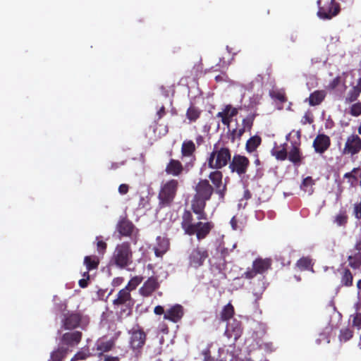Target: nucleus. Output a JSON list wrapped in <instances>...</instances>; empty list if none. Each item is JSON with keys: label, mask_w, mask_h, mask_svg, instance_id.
Returning a JSON list of instances; mask_svg holds the SVG:
<instances>
[{"label": "nucleus", "mask_w": 361, "mask_h": 361, "mask_svg": "<svg viewBox=\"0 0 361 361\" xmlns=\"http://www.w3.org/2000/svg\"><path fill=\"white\" fill-rule=\"evenodd\" d=\"M243 334V327L241 322L236 319L227 323L225 335L228 338L233 339V343L241 336Z\"/></svg>", "instance_id": "19"}, {"label": "nucleus", "mask_w": 361, "mask_h": 361, "mask_svg": "<svg viewBox=\"0 0 361 361\" xmlns=\"http://www.w3.org/2000/svg\"><path fill=\"white\" fill-rule=\"evenodd\" d=\"M192 167V162H187L183 165L179 160L171 159L166 166L165 172L167 175L178 177L184 172L188 173Z\"/></svg>", "instance_id": "14"}, {"label": "nucleus", "mask_w": 361, "mask_h": 361, "mask_svg": "<svg viewBox=\"0 0 361 361\" xmlns=\"http://www.w3.org/2000/svg\"><path fill=\"white\" fill-rule=\"evenodd\" d=\"M348 265L354 270H361V252L350 250L348 256Z\"/></svg>", "instance_id": "27"}, {"label": "nucleus", "mask_w": 361, "mask_h": 361, "mask_svg": "<svg viewBox=\"0 0 361 361\" xmlns=\"http://www.w3.org/2000/svg\"><path fill=\"white\" fill-rule=\"evenodd\" d=\"M135 302L131 292L128 288H123L118 292L115 299L112 301V305L115 310H119V314L121 316H129L132 313Z\"/></svg>", "instance_id": "6"}, {"label": "nucleus", "mask_w": 361, "mask_h": 361, "mask_svg": "<svg viewBox=\"0 0 361 361\" xmlns=\"http://www.w3.org/2000/svg\"><path fill=\"white\" fill-rule=\"evenodd\" d=\"M349 114L355 117L361 115V102H356L352 104L350 107Z\"/></svg>", "instance_id": "46"}, {"label": "nucleus", "mask_w": 361, "mask_h": 361, "mask_svg": "<svg viewBox=\"0 0 361 361\" xmlns=\"http://www.w3.org/2000/svg\"><path fill=\"white\" fill-rule=\"evenodd\" d=\"M204 355V361H214V359L210 355V350L209 349H206L202 352Z\"/></svg>", "instance_id": "60"}, {"label": "nucleus", "mask_w": 361, "mask_h": 361, "mask_svg": "<svg viewBox=\"0 0 361 361\" xmlns=\"http://www.w3.org/2000/svg\"><path fill=\"white\" fill-rule=\"evenodd\" d=\"M158 247L154 248V254L157 257H162L169 249V243L167 240L164 238H161L159 237L157 238Z\"/></svg>", "instance_id": "35"}, {"label": "nucleus", "mask_w": 361, "mask_h": 361, "mask_svg": "<svg viewBox=\"0 0 361 361\" xmlns=\"http://www.w3.org/2000/svg\"><path fill=\"white\" fill-rule=\"evenodd\" d=\"M82 333L80 331H71L64 333L61 338L60 341L63 346L68 348L76 347L82 341Z\"/></svg>", "instance_id": "16"}, {"label": "nucleus", "mask_w": 361, "mask_h": 361, "mask_svg": "<svg viewBox=\"0 0 361 361\" xmlns=\"http://www.w3.org/2000/svg\"><path fill=\"white\" fill-rule=\"evenodd\" d=\"M271 155L275 157L277 160L284 161L288 157L286 144L284 143L279 147H275L271 149Z\"/></svg>", "instance_id": "31"}, {"label": "nucleus", "mask_w": 361, "mask_h": 361, "mask_svg": "<svg viewBox=\"0 0 361 361\" xmlns=\"http://www.w3.org/2000/svg\"><path fill=\"white\" fill-rule=\"evenodd\" d=\"M300 137L301 133L300 131L296 132V138L290 142L291 147L288 152V159L295 166H299L301 164L304 157L300 149Z\"/></svg>", "instance_id": "13"}, {"label": "nucleus", "mask_w": 361, "mask_h": 361, "mask_svg": "<svg viewBox=\"0 0 361 361\" xmlns=\"http://www.w3.org/2000/svg\"><path fill=\"white\" fill-rule=\"evenodd\" d=\"M339 12V4L335 0H331L327 5L319 8L317 15L321 19L329 20L338 15Z\"/></svg>", "instance_id": "17"}, {"label": "nucleus", "mask_w": 361, "mask_h": 361, "mask_svg": "<svg viewBox=\"0 0 361 361\" xmlns=\"http://www.w3.org/2000/svg\"><path fill=\"white\" fill-rule=\"evenodd\" d=\"M207 200L198 195H194L191 209L192 212L197 215V219L199 221L194 223L192 213L188 210H185L182 215L181 228L185 234L188 235H195L198 241L206 238L214 228V224L211 221L202 222L201 220H207V214L204 211Z\"/></svg>", "instance_id": "1"}, {"label": "nucleus", "mask_w": 361, "mask_h": 361, "mask_svg": "<svg viewBox=\"0 0 361 361\" xmlns=\"http://www.w3.org/2000/svg\"><path fill=\"white\" fill-rule=\"evenodd\" d=\"M143 277L141 276H135L133 277L124 288H128L130 292L135 290L137 286L142 283Z\"/></svg>", "instance_id": "42"}, {"label": "nucleus", "mask_w": 361, "mask_h": 361, "mask_svg": "<svg viewBox=\"0 0 361 361\" xmlns=\"http://www.w3.org/2000/svg\"><path fill=\"white\" fill-rule=\"evenodd\" d=\"M196 151V147L192 140H185L182 143L181 146V155L183 157L190 158L188 162H192L193 164L196 160L195 152Z\"/></svg>", "instance_id": "24"}, {"label": "nucleus", "mask_w": 361, "mask_h": 361, "mask_svg": "<svg viewBox=\"0 0 361 361\" xmlns=\"http://www.w3.org/2000/svg\"><path fill=\"white\" fill-rule=\"evenodd\" d=\"M312 122L313 119L307 114H305L302 119V124H306L307 123H312Z\"/></svg>", "instance_id": "63"}, {"label": "nucleus", "mask_w": 361, "mask_h": 361, "mask_svg": "<svg viewBox=\"0 0 361 361\" xmlns=\"http://www.w3.org/2000/svg\"><path fill=\"white\" fill-rule=\"evenodd\" d=\"M360 171V168H353L351 171L347 172L343 175L344 178L348 179V183L350 187H355L357 181L356 173Z\"/></svg>", "instance_id": "37"}, {"label": "nucleus", "mask_w": 361, "mask_h": 361, "mask_svg": "<svg viewBox=\"0 0 361 361\" xmlns=\"http://www.w3.org/2000/svg\"><path fill=\"white\" fill-rule=\"evenodd\" d=\"M184 315V309L181 305L176 304L166 310L164 319L173 323L181 320Z\"/></svg>", "instance_id": "22"}, {"label": "nucleus", "mask_w": 361, "mask_h": 361, "mask_svg": "<svg viewBox=\"0 0 361 361\" xmlns=\"http://www.w3.org/2000/svg\"><path fill=\"white\" fill-rule=\"evenodd\" d=\"M215 80L216 82H227L228 80V76L226 72L221 71V74L215 76Z\"/></svg>", "instance_id": "52"}, {"label": "nucleus", "mask_w": 361, "mask_h": 361, "mask_svg": "<svg viewBox=\"0 0 361 361\" xmlns=\"http://www.w3.org/2000/svg\"><path fill=\"white\" fill-rule=\"evenodd\" d=\"M270 96L272 99L278 100L281 103H284L287 101L285 92L281 90H273L270 92Z\"/></svg>", "instance_id": "45"}, {"label": "nucleus", "mask_w": 361, "mask_h": 361, "mask_svg": "<svg viewBox=\"0 0 361 361\" xmlns=\"http://www.w3.org/2000/svg\"><path fill=\"white\" fill-rule=\"evenodd\" d=\"M353 336V331L349 328L345 327L340 330L338 338L341 342H347Z\"/></svg>", "instance_id": "40"}, {"label": "nucleus", "mask_w": 361, "mask_h": 361, "mask_svg": "<svg viewBox=\"0 0 361 361\" xmlns=\"http://www.w3.org/2000/svg\"><path fill=\"white\" fill-rule=\"evenodd\" d=\"M179 188L178 180L172 178L163 182L158 193V205L160 209L170 207L176 197Z\"/></svg>", "instance_id": "2"}, {"label": "nucleus", "mask_w": 361, "mask_h": 361, "mask_svg": "<svg viewBox=\"0 0 361 361\" xmlns=\"http://www.w3.org/2000/svg\"><path fill=\"white\" fill-rule=\"evenodd\" d=\"M357 288L358 289V293H357L358 300H357V303L355 304V308H357V310H361V279H360L357 281Z\"/></svg>", "instance_id": "50"}, {"label": "nucleus", "mask_w": 361, "mask_h": 361, "mask_svg": "<svg viewBox=\"0 0 361 361\" xmlns=\"http://www.w3.org/2000/svg\"><path fill=\"white\" fill-rule=\"evenodd\" d=\"M326 97V92L324 90H315L310 94L308 102L310 106H317L320 104Z\"/></svg>", "instance_id": "28"}, {"label": "nucleus", "mask_w": 361, "mask_h": 361, "mask_svg": "<svg viewBox=\"0 0 361 361\" xmlns=\"http://www.w3.org/2000/svg\"><path fill=\"white\" fill-rule=\"evenodd\" d=\"M361 310L356 309V313L354 315H351L353 317V326L357 327L358 329H361Z\"/></svg>", "instance_id": "47"}, {"label": "nucleus", "mask_w": 361, "mask_h": 361, "mask_svg": "<svg viewBox=\"0 0 361 361\" xmlns=\"http://www.w3.org/2000/svg\"><path fill=\"white\" fill-rule=\"evenodd\" d=\"M209 257V251L207 248L197 245L194 247L188 255L189 266L195 269L202 267L205 260Z\"/></svg>", "instance_id": "10"}, {"label": "nucleus", "mask_w": 361, "mask_h": 361, "mask_svg": "<svg viewBox=\"0 0 361 361\" xmlns=\"http://www.w3.org/2000/svg\"><path fill=\"white\" fill-rule=\"evenodd\" d=\"M124 281V278L121 276H118L114 278L111 281V285L114 287H118L121 286Z\"/></svg>", "instance_id": "56"}, {"label": "nucleus", "mask_w": 361, "mask_h": 361, "mask_svg": "<svg viewBox=\"0 0 361 361\" xmlns=\"http://www.w3.org/2000/svg\"><path fill=\"white\" fill-rule=\"evenodd\" d=\"M104 361H120V359L117 356L105 355Z\"/></svg>", "instance_id": "64"}, {"label": "nucleus", "mask_w": 361, "mask_h": 361, "mask_svg": "<svg viewBox=\"0 0 361 361\" xmlns=\"http://www.w3.org/2000/svg\"><path fill=\"white\" fill-rule=\"evenodd\" d=\"M348 222V215L346 210L341 209L333 219V223L339 227H345Z\"/></svg>", "instance_id": "33"}, {"label": "nucleus", "mask_w": 361, "mask_h": 361, "mask_svg": "<svg viewBox=\"0 0 361 361\" xmlns=\"http://www.w3.org/2000/svg\"><path fill=\"white\" fill-rule=\"evenodd\" d=\"M250 164V161L247 157L235 154L231 157L228 167L232 173L241 176L247 173Z\"/></svg>", "instance_id": "12"}, {"label": "nucleus", "mask_w": 361, "mask_h": 361, "mask_svg": "<svg viewBox=\"0 0 361 361\" xmlns=\"http://www.w3.org/2000/svg\"><path fill=\"white\" fill-rule=\"evenodd\" d=\"M272 260L270 258L255 259L252 262V268L248 269L243 274V277L251 279L257 274H263L271 268Z\"/></svg>", "instance_id": "8"}, {"label": "nucleus", "mask_w": 361, "mask_h": 361, "mask_svg": "<svg viewBox=\"0 0 361 361\" xmlns=\"http://www.w3.org/2000/svg\"><path fill=\"white\" fill-rule=\"evenodd\" d=\"M166 111L165 106L162 105L157 112V119L155 121V122L157 123L158 121L166 115Z\"/></svg>", "instance_id": "55"}, {"label": "nucleus", "mask_w": 361, "mask_h": 361, "mask_svg": "<svg viewBox=\"0 0 361 361\" xmlns=\"http://www.w3.org/2000/svg\"><path fill=\"white\" fill-rule=\"evenodd\" d=\"M341 82V78L340 76H337L333 79L332 81L329 82L327 87L329 90L336 89Z\"/></svg>", "instance_id": "51"}, {"label": "nucleus", "mask_w": 361, "mask_h": 361, "mask_svg": "<svg viewBox=\"0 0 361 361\" xmlns=\"http://www.w3.org/2000/svg\"><path fill=\"white\" fill-rule=\"evenodd\" d=\"M231 151L226 146L221 147L219 142L214 145L213 150L209 154L207 162L208 167L212 169H221L229 164Z\"/></svg>", "instance_id": "3"}, {"label": "nucleus", "mask_w": 361, "mask_h": 361, "mask_svg": "<svg viewBox=\"0 0 361 361\" xmlns=\"http://www.w3.org/2000/svg\"><path fill=\"white\" fill-rule=\"evenodd\" d=\"M209 175V178L214 185V190L219 195V199H224L227 191L226 183H223V173L220 169H214Z\"/></svg>", "instance_id": "15"}, {"label": "nucleus", "mask_w": 361, "mask_h": 361, "mask_svg": "<svg viewBox=\"0 0 361 361\" xmlns=\"http://www.w3.org/2000/svg\"><path fill=\"white\" fill-rule=\"evenodd\" d=\"M202 111L194 104H191L186 111L185 116L190 123L196 122L201 116Z\"/></svg>", "instance_id": "29"}, {"label": "nucleus", "mask_w": 361, "mask_h": 361, "mask_svg": "<svg viewBox=\"0 0 361 361\" xmlns=\"http://www.w3.org/2000/svg\"><path fill=\"white\" fill-rule=\"evenodd\" d=\"M166 311L164 310V308L161 305H157L154 308V313L157 315H161L165 314Z\"/></svg>", "instance_id": "59"}, {"label": "nucleus", "mask_w": 361, "mask_h": 361, "mask_svg": "<svg viewBox=\"0 0 361 361\" xmlns=\"http://www.w3.org/2000/svg\"><path fill=\"white\" fill-rule=\"evenodd\" d=\"M102 238L101 236H97L96 238L97 242V250L99 253L104 254L107 248V244L103 241L102 240H100Z\"/></svg>", "instance_id": "49"}, {"label": "nucleus", "mask_w": 361, "mask_h": 361, "mask_svg": "<svg viewBox=\"0 0 361 361\" xmlns=\"http://www.w3.org/2000/svg\"><path fill=\"white\" fill-rule=\"evenodd\" d=\"M337 272L340 279L341 287H351L353 285V275L348 267L338 269Z\"/></svg>", "instance_id": "25"}, {"label": "nucleus", "mask_w": 361, "mask_h": 361, "mask_svg": "<svg viewBox=\"0 0 361 361\" xmlns=\"http://www.w3.org/2000/svg\"><path fill=\"white\" fill-rule=\"evenodd\" d=\"M128 345L135 357H140L147 341V333L138 324L128 331Z\"/></svg>", "instance_id": "4"}, {"label": "nucleus", "mask_w": 361, "mask_h": 361, "mask_svg": "<svg viewBox=\"0 0 361 361\" xmlns=\"http://www.w3.org/2000/svg\"><path fill=\"white\" fill-rule=\"evenodd\" d=\"M195 195L209 200L214 192V188L207 179H201L195 187Z\"/></svg>", "instance_id": "20"}, {"label": "nucleus", "mask_w": 361, "mask_h": 361, "mask_svg": "<svg viewBox=\"0 0 361 361\" xmlns=\"http://www.w3.org/2000/svg\"><path fill=\"white\" fill-rule=\"evenodd\" d=\"M297 267L301 270H307L312 266V259L309 257H302L296 262Z\"/></svg>", "instance_id": "39"}, {"label": "nucleus", "mask_w": 361, "mask_h": 361, "mask_svg": "<svg viewBox=\"0 0 361 361\" xmlns=\"http://www.w3.org/2000/svg\"><path fill=\"white\" fill-rule=\"evenodd\" d=\"M235 314L234 307L231 303L225 305L220 312V319L222 322H226L232 319Z\"/></svg>", "instance_id": "34"}, {"label": "nucleus", "mask_w": 361, "mask_h": 361, "mask_svg": "<svg viewBox=\"0 0 361 361\" xmlns=\"http://www.w3.org/2000/svg\"><path fill=\"white\" fill-rule=\"evenodd\" d=\"M69 350L65 346H59L54 350L50 355L49 361H63L66 357Z\"/></svg>", "instance_id": "30"}, {"label": "nucleus", "mask_w": 361, "mask_h": 361, "mask_svg": "<svg viewBox=\"0 0 361 361\" xmlns=\"http://www.w3.org/2000/svg\"><path fill=\"white\" fill-rule=\"evenodd\" d=\"M331 145L330 137L325 134H318L314 138L312 147L316 153L324 154Z\"/></svg>", "instance_id": "21"}, {"label": "nucleus", "mask_w": 361, "mask_h": 361, "mask_svg": "<svg viewBox=\"0 0 361 361\" xmlns=\"http://www.w3.org/2000/svg\"><path fill=\"white\" fill-rule=\"evenodd\" d=\"M106 290V289H99L97 292V297L99 300H106L108 297L112 293L113 290H111L109 293L105 296Z\"/></svg>", "instance_id": "53"}, {"label": "nucleus", "mask_w": 361, "mask_h": 361, "mask_svg": "<svg viewBox=\"0 0 361 361\" xmlns=\"http://www.w3.org/2000/svg\"><path fill=\"white\" fill-rule=\"evenodd\" d=\"M228 137L232 143H234L236 140H240L238 135H237L236 128H234L229 132Z\"/></svg>", "instance_id": "54"}, {"label": "nucleus", "mask_w": 361, "mask_h": 361, "mask_svg": "<svg viewBox=\"0 0 361 361\" xmlns=\"http://www.w3.org/2000/svg\"><path fill=\"white\" fill-rule=\"evenodd\" d=\"M84 319L80 312L68 311L63 314L61 325L65 330H74L81 326Z\"/></svg>", "instance_id": "11"}, {"label": "nucleus", "mask_w": 361, "mask_h": 361, "mask_svg": "<svg viewBox=\"0 0 361 361\" xmlns=\"http://www.w3.org/2000/svg\"><path fill=\"white\" fill-rule=\"evenodd\" d=\"M238 113V109L233 107L231 104H227L222 111L216 114V117L221 118L222 123L228 127L232 121V118L237 116Z\"/></svg>", "instance_id": "23"}, {"label": "nucleus", "mask_w": 361, "mask_h": 361, "mask_svg": "<svg viewBox=\"0 0 361 361\" xmlns=\"http://www.w3.org/2000/svg\"><path fill=\"white\" fill-rule=\"evenodd\" d=\"M91 355L88 348H82L72 357L71 361L83 360Z\"/></svg>", "instance_id": "41"}, {"label": "nucleus", "mask_w": 361, "mask_h": 361, "mask_svg": "<svg viewBox=\"0 0 361 361\" xmlns=\"http://www.w3.org/2000/svg\"><path fill=\"white\" fill-rule=\"evenodd\" d=\"M84 264L88 271L97 269L99 261L97 256H86L84 259Z\"/></svg>", "instance_id": "36"}, {"label": "nucleus", "mask_w": 361, "mask_h": 361, "mask_svg": "<svg viewBox=\"0 0 361 361\" xmlns=\"http://www.w3.org/2000/svg\"><path fill=\"white\" fill-rule=\"evenodd\" d=\"M255 117V114H250L246 118H243L242 121V128L246 131L250 132L253 126Z\"/></svg>", "instance_id": "43"}, {"label": "nucleus", "mask_w": 361, "mask_h": 361, "mask_svg": "<svg viewBox=\"0 0 361 361\" xmlns=\"http://www.w3.org/2000/svg\"><path fill=\"white\" fill-rule=\"evenodd\" d=\"M229 62H227L224 60V59H220L219 63L215 66L212 67L209 71H221V68L226 69L229 66Z\"/></svg>", "instance_id": "48"}, {"label": "nucleus", "mask_w": 361, "mask_h": 361, "mask_svg": "<svg viewBox=\"0 0 361 361\" xmlns=\"http://www.w3.org/2000/svg\"><path fill=\"white\" fill-rule=\"evenodd\" d=\"M111 262L119 269H127L133 264V251L130 243L123 242L116 246Z\"/></svg>", "instance_id": "5"}, {"label": "nucleus", "mask_w": 361, "mask_h": 361, "mask_svg": "<svg viewBox=\"0 0 361 361\" xmlns=\"http://www.w3.org/2000/svg\"><path fill=\"white\" fill-rule=\"evenodd\" d=\"M354 212L357 219H361V202L355 205Z\"/></svg>", "instance_id": "58"}, {"label": "nucleus", "mask_w": 361, "mask_h": 361, "mask_svg": "<svg viewBox=\"0 0 361 361\" xmlns=\"http://www.w3.org/2000/svg\"><path fill=\"white\" fill-rule=\"evenodd\" d=\"M315 184V180L311 176L305 178L301 184V189L305 192L312 194L314 192L312 186Z\"/></svg>", "instance_id": "38"}, {"label": "nucleus", "mask_w": 361, "mask_h": 361, "mask_svg": "<svg viewBox=\"0 0 361 361\" xmlns=\"http://www.w3.org/2000/svg\"><path fill=\"white\" fill-rule=\"evenodd\" d=\"M361 152V138L355 134L352 133L346 137L344 147L341 150L343 155L353 157Z\"/></svg>", "instance_id": "9"}, {"label": "nucleus", "mask_w": 361, "mask_h": 361, "mask_svg": "<svg viewBox=\"0 0 361 361\" xmlns=\"http://www.w3.org/2000/svg\"><path fill=\"white\" fill-rule=\"evenodd\" d=\"M160 287V283L157 276L149 277L139 289L140 294L145 298L149 297L154 292L157 290Z\"/></svg>", "instance_id": "18"}, {"label": "nucleus", "mask_w": 361, "mask_h": 361, "mask_svg": "<svg viewBox=\"0 0 361 361\" xmlns=\"http://www.w3.org/2000/svg\"><path fill=\"white\" fill-rule=\"evenodd\" d=\"M129 190V185L125 183L121 184L118 187V192L121 195H126Z\"/></svg>", "instance_id": "57"}, {"label": "nucleus", "mask_w": 361, "mask_h": 361, "mask_svg": "<svg viewBox=\"0 0 361 361\" xmlns=\"http://www.w3.org/2000/svg\"><path fill=\"white\" fill-rule=\"evenodd\" d=\"M116 228L121 236L131 238L135 244L137 243L139 230L126 216L119 219Z\"/></svg>", "instance_id": "7"}, {"label": "nucleus", "mask_w": 361, "mask_h": 361, "mask_svg": "<svg viewBox=\"0 0 361 361\" xmlns=\"http://www.w3.org/2000/svg\"><path fill=\"white\" fill-rule=\"evenodd\" d=\"M360 93L361 92L356 86L353 87L348 93L345 99L346 102H353L356 101L358 99Z\"/></svg>", "instance_id": "44"}, {"label": "nucleus", "mask_w": 361, "mask_h": 361, "mask_svg": "<svg viewBox=\"0 0 361 361\" xmlns=\"http://www.w3.org/2000/svg\"><path fill=\"white\" fill-rule=\"evenodd\" d=\"M89 280L90 279H87L85 278L80 279L78 281V284H79L80 287L82 288H85L87 287Z\"/></svg>", "instance_id": "61"}, {"label": "nucleus", "mask_w": 361, "mask_h": 361, "mask_svg": "<svg viewBox=\"0 0 361 361\" xmlns=\"http://www.w3.org/2000/svg\"><path fill=\"white\" fill-rule=\"evenodd\" d=\"M115 346V341L114 339L109 340H99L95 344L96 350L99 352V356H102L104 353L111 350Z\"/></svg>", "instance_id": "26"}, {"label": "nucleus", "mask_w": 361, "mask_h": 361, "mask_svg": "<svg viewBox=\"0 0 361 361\" xmlns=\"http://www.w3.org/2000/svg\"><path fill=\"white\" fill-rule=\"evenodd\" d=\"M352 250L361 252V238L356 241L355 245Z\"/></svg>", "instance_id": "62"}, {"label": "nucleus", "mask_w": 361, "mask_h": 361, "mask_svg": "<svg viewBox=\"0 0 361 361\" xmlns=\"http://www.w3.org/2000/svg\"><path fill=\"white\" fill-rule=\"evenodd\" d=\"M262 138L259 135H254L249 138L245 144V149L248 153L256 151L257 148L261 145Z\"/></svg>", "instance_id": "32"}]
</instances>
